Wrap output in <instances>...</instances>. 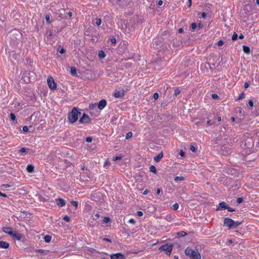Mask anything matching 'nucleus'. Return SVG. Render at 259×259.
Here are the masks:
<instances>
[{"instance_id":"55","label":"nucleus","mask_w":259,"mask_h":259,"mask_svg":"<svg viewBox=\"0 0 259 259\" xmlns=\"http://www.w3.org/2000/svg\"><path fill=\"white\" fill-rule=\"evenodd\" d=\"M248 87H249V83L248 82H245V83H244V88L245 89H247V88H248Z\"/></svg>"},{"instance_id":"24","label":"nucleus","mask_w":259,"mask_h":259,"mask_svg":"<svg viewBox=\"0 0 259 259\" xmlns=\"http://www.w3.org/2000/svg\"><path fill=\"white\" fill-rule=\"evenodd\" d=\"M184 180V178L182 177H177L175 178V181L176 182H178L179 181H183Z\"/></svg>"},{"instance_id":"34","label":"nucleus","mask_w":259,"mask_h":259,"mask_svg":"<svg viewBox=\"0 0 259 259\" xmlns=\"http://www.w3.org/2000/svg\"><path fill=\"white\" fill-rule=\"evenodd\" d=\"M63 220L67 222H69L70 221V218L68 216L65 215L63 217Z\"/></svg>"},{"instance_id":"42","label":"nucleus","mask_w":259,"mask_h":259,"mask_svg":"<svg viewBox=\"0 0 259 259\" xmlns=\"http://www.w3.org/2000/svg\"><path fill=\"white\" fill-rule=\"evenodd\" d=\"M211 97L213 99H217L218 98V96L217 94H212L211 95Z\"/></svg>"},{"instance_id":"19","label":"nucleus","mask_w":259,"mask_h":259,"mask_svg":"<svg viewBox=\"0 0 259 259\" xmlns=\"http://www.w3.org/2000/svg\"><path fill=\"white\" fill-rule=\"evenodd\" d=\"M52 237L50 235H46L44 237L45 241L49 243L51 241Z\"/></svg>"},{"instance_id":"21","label":"nucleus","mask_w":259,"mask_h":259,"mask_svg":"<svg viewBox=\"0 0 259 259\" xmlns=\"http://www.w3.org/2000/svg\"><path fill=\"white\" fill-rule=\"evenodd\" d=\"M45 18H46V20L48 23H49V24L51 23V17L49 15H47L45 17Z\"/></svg>"},{"instance_id":"40","label":"nucleus","mask_w":259,"mask_h":259,"mask_svg":"<svg viewBox=\"0 0 259 259\" xmlns=\"http://www.w3.org/2000/svg\"><path fill=\"white\" fill-rule=\"evenodd\" d=\"M59 52L62 54L63 53H64L65 52V50L63 48H60V49L59 50Z\"/></svg>"},{"instance_id":"22","label":"nucleus","mask_w":259,"mask_h":259,"mask_svg":"<svg viewBox=\"0 0 259 259\" xmlns=\"http://www.w3.org/2000/svg\"><path fill=\"white\" fill-rule=\"evenodd\" d=\"M150 171L153 173L156 172V167L154 165H151L150 167Z\"/></svg>"},{"instance_id":"53","label":"nucleus","mask_w":259,"mask_h":259,"mask_svg":"<svg viewBox=\"0 0 259 259\" xmlns=\"http://www.w3.org/2000/svg\"><path fill=\"white\" fill-rule=\"evenodd\" d=\"M244 98V94L243 93H241L240 95H239V97H238V99H241L242 98Z\"/></svg>"},{"instance_id":"56","label":"nucleus","mask_w":259,"mask_h":259,"mask_svg":"<svg viewBox=\"0 0 259 259\" xmlns=\"http://www.w3.org/2000/svg\"><path fill=\"white\" fill-rule=\"evenodd\" d=\"M163 4V1L161 0H160L158 2V6H161Z\"/></svg>"},{"instance_id":"13","label":"nucleus","mask_w":259,"mask_h":259,"mask_svg":"<svg viewBox=\"0 0 259 259\" xmlns=\"http://www.w3.org/2000/svg\"><path fill=\"white\" fill-rule=\"evenodd\" d=\"M9 247V243L7 242L1 241H0V248L7 249Z\"/></svg>"},{"instance_id":"61","label":"nucleus","mask_w":259,"mask_h":259,"mask_svg":"<svg viewBox=\"0 0 259 259\" xmlns=\"http://www.w3.org/2000/svg\"><path fill=\"white\" fill-rule=\"evenodd\" d=\"M161 190L160 188H159V189H158L157 190L156 193H157V194H160V193L161 192Z\"/></svg>"},{"instance_id":"30","label":"nucleus","mask_w":259,"mask_h":259,"mask_svg":"<svg viewBox=\"0 0 259 259\" xmlns=\"http://www.w3.org/2000/svg\"><path fill=\"white\" fill-rule=\"evenodd\" d=\"M37 251L38 252H40L41 253H44L45 254H47V253L49 252V251H48V250H42V249L38 250Z\"/></svg>"},{"instance_id":"11","label":"nucleus","mask_w":259,"mask_h":259,"mask_svg":"<svg viewBox=\"0 0 259 259\" xmlns=\"http://www.w3.org/2000/svg\"><path fill=\"white\" fill-rule=\"evenodd\" d=\"M3 231L5 233L11 236V235L12 234L14 231H13L12 230V228H11V227H4L3 228Z\"/></svg>"},{"instance_id":"3","label":"nucleus","mask_w":259,"mask_h":259,"mask_svg":"<svg viewBox=\"0 0 259 259\" xmlns=\"http://www.w3.org/2000/svg\"><path fill=\"white\" fill-rule=\"evenodd\" d=\"M172 245L171 244H166L160 247L159 250L160 251H164L166 254L170 255L172 250Z\"/></svg>"},{"instance_id":"18","label":"nucleus","mask_w":259,"mask_h":259,"mask_svg":"<svg viewBox=\"0 0 259 259\" xmlns=\"http://www.w3.org/2000/svg\"><path fill=\"white\" fill-rule=\"evenodd\" d=\"M241 224V222H239V221L235 222L233 221V228H236L238 226H239V225H240Z\"/></svg>"},{"instance_id":"6","label":"nucleus","mask_w":259,"mask_h":259,"mask_svg":"<svg viewBox=\"0 0 259 259\" xmlns=\"http://www.w3.org/2000/svg\"><path fill=\"white\" fill-rule=\"evenodd\" d=\"M90 122V118L89 116L85 113L83 114L81 118L79 120V122L80 123H88Z\"/></svg>"},{"instance_id":"60","label":"nucleus","mask_w":259,"mask_h":259,"mask_svg":"<svg viewBox=\"0 0 259 259\" xmlns=\"http://www.w3.org/2000/svg\"><path fill=\"white\" fill-rule=\"evenodd\" d=\"M20 151L21 152H25L26 151V150L24 148H22Z\"/></svg>"},{"instance_id":"9","label":"nucleus","mask_w":259,"mask_h":259,"mask_svg":"<svg viewBox=\"0 0 259 259\" xmlns=\"http://www.w3.org/2000/svg\"><path fill=\"white\" fill-rule=\"evenodd\" d=\"M106 101L104 99L101 100L98 104V107L100 110H102L106 105Z\"/></svg>"},{"instance_id":"29","label":"nucleus","mask_w":259,"mask_h":259,"mask_svg":"<svg viewBox=\"0 0 259 259\" xmlns=\"http://www.w3.org/2000/svg\"><path fill=\"white\" fill-rule=\"evenodd\" d=\"M110 221V219L109 217H104L103 222L105 223H108Z\"/></svg>"},{"instance_id":"58","label":"nucleus","mask_w":259,"mask_h":259,"mask_svg":"<svg viewBox=\"0 0 259 259\" xmlns=\"http://www.w3.org/2000/svg\"><path fill=\"white\" fill-rule=\"evenodd\" d=\"M178 32L179 33H183L184 32V30L183 28H181L179 29Z\"/></svg>"},{"instance_id":"35","label":"nucleus","mask_w":259,"mask_h":259,"mask_svg":"<svg viewBox=\"0 0 259 259\" xmlns=\"http://www.w3.org/2000/svg\"><path fill=\"white\" fill-rule=\"evenodd\" d=\"M224 44V41L222 40H220L218 41L217 45L218 46H221Z\"/></svg>"},{"instance_id":"12","label":"nucleus","mask_w":259,"mask_h":259,"mask_svg":"<svg viewBox=\"0 0 259 259\" xmlns=\"http://www.w3.org/2000/svg\"><path fill=\"white\" fill-rule=\"evenodd\" d=\"M56 202L57 205L60 207H62L65 205V201L62 198L56 199Z\"/></svg>"},{"instance_id":"47","label":"nucleus","mask_w":259,"mask_h":259,"mask_svg":"<svg viewBox=\"0 0 259 259\" xmlns=\"http://www.w3.org/2000/svg\"><path fill=\"white\" fill-rule=\"evenodd\" d=\"M28 130V127L27 126H24L23 127V131L24 132H27Z\"/></svg>"},{"instance_id":"33","label":"nucleus","mask_w":259,"mask_h":259,"mask_svg":"<svg viewBox=\"0 0 259 259\" xmlns=\"http://www.w3.org/2000/svg\"><path fill=\"white\" fill-rule=\"evenodd\" d=\"M71 203L72 205H73L75 207H77L78 206V202L77 201H72L71 202Z\"/></svg>"},{"instance_id":"1","label":"nucleus","mask_w":259,"mask_h":259,"mask_svg":"<svg viewBox=\"0 0 259 259\" xmlns=\"http://www.w3.org/2000/svg\"><path fill=\"white\" fill-rule=\"evenodd\" d=\"M185 253L192 259H201V255L197 249L187 247L185 250Z\"/></svg>"},{"instance_id":"17","label":"nucleus","mask_w":259,"mask_h":259,"mask_svg":"<svg viewBox=\"0 0 259 259\" xmlns=\"http://www.w3.org/2000/svg\"><path fill=\"white\" fill-rule=\"evenodd\" d=\"M243 50L244 52L247 54H249L250 52V48L247 46H243Z\"/></svg>"},{"instance_id":"44","label":"nucleus","mask_w":259,"mask_h":259,"mask_svg":"<svg viewBox=\"0 0 259 259\" xmlns=\"http://www.w3.org/2000/svg\"><path fill=\"white\" fill-rule=\"evenodd\" d=\"M137 214L139 217H142L143 215V213L141 211H138L137 212Z\"/></svg>"},{"instance_id":"38","label":"nucleus","mask_w":259,"mask_h":259,"mask_svg":"<svg viewBox=\"0 0 259 259\" xmlns=\"http://www.w3.org/2000/svg\"><path fill=\"white\" fill-rule=\"evenodd\" d=\"M190 150L191 151H192L193 152H196V148L195 147L193 146V145H191V147H190Z\"/></svg>"},{"instance_id":"8","label":"nucleus","mask_w":259,"mask_h":259,"mask_svg":"<svg viewBox=\"0 0 259 259\" xmlns=\"http://www.w3.org/2000/svg\"><path fill=\"white\" fill-rule=\"evenodd\" d=\"M111 259H125V256L121 253H114L110 255Z\"/></svg>"},{"instance_id":"7","label":"nucleus","mask_w":259,"mask_h":259,"mask_svg":"<svg viewBox=\"0 0 259 259\" xmlns=\"http://www.w3.org/2000/svg\"><path fill=\"white\" fill-rule=\"evenodd\" d=\"M224 225L229 229L233 228V220L230 218H226L224 220Z\"/></svg>"},{"instance_id":"14","label":"nucleus","mask_w":259,"mask_h":259,"mask_svg":"<svg viewBox=\"0 0 259 259\" xmlns=\"http://www.w3.org/2000/svg\"><path fill=\"white\" fill-rule=\"evenodd\" d=\"M163 156V153L161 152L158 154L157 155H156V156H155L154 159L156 162H159L160 160V159L162 158Z\"/></svg>"},{"instance_id":"31","label":"nucleus","mask_w":259,"mask_h":259,"mask_svg":"<svg viewBox=\"0 0 259 259\" xmlns=\"http://www.w3.org/2000/svg\"><path fill=\"white\" fill-rule=\"evenodd\" d=\"M179 204L178 203H175L173 206H172V207L174 208V209L175 210H177L179 208Z\"/></svg>"},{"instance_id":"36","label":"nucleus","mask_w":259,"mask_h":259,"mask_svg":"<svg viewBox=\"0 0 259 259\" xmlns=\"http://www.w3.org/2000/svg\"><path fill=\"white\" fill-rule=\"evenodd\" d=\"M159 97V95L158 93H154V95H153V98L155 99V100H157Z\"/></svg>"},{"instance_id":"63","label":"nucleus","mask_w":259,"mask_h":259,"mask_svg":"<svg viewBox=\"0 0 259 259\" xmlns=\"http://www.w3.org/2000/svg\"><path fill=\"white\" fill-rule=\"evenodd\" d=\"M206 14L205 13H202L201 14V17L203 18H205L206 17Z\"/></svg>"},{"instance_id":"48","label":"nucleus","mask_w":259,"mask_h":259,"mask_svg":"<svg viewBox=\"0 0 259 259\" xmlns=\"http://www.w3.org/2000/svg\"><path fill=\"white\" fill-rule=\"evenodd\" d=\"M243 201V199L242 198H238L237 199V203H242Z\"/></svg>"},{"instance_id":"10","label":"nucleus","mask_w":259,"mask_h":259,"mask_svg":"<svg viewBox=\"0 0 259 259\" xmlns=\"http://www.w3.org/2000/svg\"><path fill=\"white\" fill-rule=\"evenodd\" d=\"M12 237H13L14 239L20 240L22 237L20 234L18 233L16 231H14L11 236Z\"/></svg>"},{"instance_id":"45","label":"nucleus","mask_w":259,"mask_h":259,"mask_svg":"<svg viewBox=\"0 0 259 259\" xmlns=\"http://www.w3.org/2000/svg\"><path fill=\"white\" fill-rule=\"evenodd\" d=\"M180 93V91L179 90L177 89L175 91V96H177V95H179Z\"/></svg>"},{"instance_id":"46","label":"nucleus","mask_w":259,"mask_h":259,"mask_svg":"<svg viewBox=\"0 0 259 259\" xmlns=\"http://www.w3.org/2000/svg\"><path fill=\"white\" fill-rule=\"evenodd\" d=\"M121 159V156H116L115 157L113 158V160L114 161H116L117 160H120Z\"/></svg>"},{"instance_id":"62","label":"nucleus","mask_w":259,"mask_h":259,"mask_svg":"<svg viewBox=\"0 0 259 259\" xmlns=\"http://www.w3.org/2000/svg\"><path fill=\"white\" fill-rule=\"evenodd\" d=\"M198 27L199 28H202L203 27V25L201 23H199L198 25Z\"/></svg>"},{"instance_id":"54","label":"nucleus","mask_w":259,"mask_h":259,"mask_svg":"<svg viewBox=\"0 0 259 259\" xmlns=\"http://www.w3.org/2000/svg\"><path fill=\"white\" fill-rule=\"evenodd\" d=\"M111 42L112 44H115L116 42V39L115 38H112L111 39Z\"/></svg>"},{"instance_id":"28","label":"nucleus","mask_w":259,"mask_h":259,"mask_svg":"<svg viewBox=\"0 0 259 259\" xmlns=\"http://www.w3.org/2000/svg\"><path fill=\"white\" fill-rule=\"evenodd\" d=\"M133 136V134L132 132H128V133L126 134V136H125V138L126 139H128L130 138H131Z\"/></svg>"},{"instance_id":"51","label":"nucleus","mask_w":259,"mask_h":259,"mask_svg":"<svg viewBox=\"0 0 259 259\" xmlns=\"http://www.w3.org/2000/svg\"><path fill=\"white\" fill-rule=\"evenodd\" d=\"M2 187H4V188H9L10 187V185H9V184H4V185H3L2 186Z\"/></svg>"},{"instance_id":"50","label":"nucleus","mask_w":259,"mask_h":259,"mask_svg":"<svg viewBox=\"0 0 259 259\" xmlns=\"http://www.w3.org/2000/svg\"><path fill=\"white\" fill-rule=\"evenodd\" d=\"M92 141V138L91 137H88L86 139V141L87 142H91Z\"/></svg>"},{"instance_id":"32","label":"nucleus","mask_w":259,"mask_h":259,"mask_svg":"<svg viewBox=\"0 0 259 259\" xmlns=\"http://www.w3.org/2000/svg\"><path fill=\"white\" fill-rule=\"evenodd\" d=\"M76 72V69L75 67H71V73L72 74H75Z\"/></svg>"},{"instance_id":"27","label":"nucleus","mask_w":259,"mask_h":259,"mask_svg":"<svg viewBox=\"0 0 259 259\" xmlns=\"http://www.w3.org/2000/svg\"><path fill=\"white\" fill-rule=\"evenodd\" d=\"M186 233L185 232H184V231H182V232H179L178 233V235L179 236H185L186 235Z\"/></svg>"},{"instance_id":"23","label":"nucleus","mask_w":259,"mask_h":259,"mask_svg":"<svg viewBox=\"0 0 259 259\" xmlns=\"http://www.w3.org/2000/svg\"><path fill=\"white\" fill-rule=\"evenodd\" d=\"M95 23L98 25L99 26L101 25L102 21L100 19H95Z\"/></svg>"},{"instance_id":"15","label":"nucleus","mask_w":259,"mask_h":259,"mask_svg":"<svg viewBox=\"0 0 259 259\" xmlns=\"http://www.w3.org/2000/svg\"><path fill=\"white\" fill-rule=\"evenodd\" d=\"M227 208L226 203L225 202L220 203L218 209H225Z\"/></svg>"},{"instance_id":"25","label":"nucleus","mask_w":259,"mask_h":259,"mask_svg":"<svg viewBox=\"0 0 259 259\" xmlns=\"http://www.w3.org/2000/svg\"><path fill=\"white\" fill-rule=\"evenodd\" d=\"M238 36V34L235 32L232 36V39L233 40H235L237 39Z\"/></svg>"},{"instance_id":"39","label":"nucleus","mask_w":259,"mask_h":259,"mask_svg":"<svg viewBox=\"0 0 259 259\" xmlns=\"http://www.w3.org/2000/svg\"><path fill=\"white\" fill-rule=\"evenodd\" d=\"M179 154L181 157H184L185 156V153L182 150H181L179 152Z\"/></svg>"},{"instance_id":"26","label":"nucleus","mask_w":259,"mask_h":259,"mask_svg":"<svg viewBox=\"0 0 259 259\" xmlns=\"http://www.w3.org/2000/svg\"><path fill=\"white\" fill-rule=\"evenodd\" d=\"M10 118L13 121H14L16 119L15 115L13 113H10Z\"/></svg>"},{"instance_id":"2","label":"nucleus","mask_w":259,"mask_h":259,"mask_svg":"<svg viewBox=\"0 0 259 259\" xmlns=\"http://www.w3.org/2000/svg\"><path fill=\"white\" fill-rule=\"evenodd\" d=\"M81 113L79 112L75 108H74L68 114V119L70 123H74L80 115Z\"/></svg>"},{"instance_id":"5","label":"nucleus","mask_w":259,"mask_h":259,"mask_svg":"<svg viewBox=\"0 0 259 259\" xmlns=\"http://www.w3.org/2000/svg\"><path fill=\"white\" fill-rule=\"evenodd\" d=\"M125 95V91L122 89L116 90L114 93L113 96L115 98H121Z\"/></svg>"},{"instance_id":"41","label":"nucleus","mask_w":259,"mask_h":259,"mask_svg":"<svg viewBox=\"0 0 259 259\" xmlns=\"http://www.w3.org/2000/svg\"><path fill=\"white\" fill-rule=\"evenodd\" d=\"M197 27V25L196 23H193L192 24H191V28L192 29H195Z\"/></svg>"},{"instance_id":"16","label":"nucleus","mask_w":259,"mask_h":259,"mask_svg":"<svg viewBox=\"0 0 259 259\" xmlns=\"http://www.w3.org/2000/svg\"><path fill=\"white\" fill-rule=\"evenodd\" d=\"M27 171L29 172H32L34 170V166L32 165L29 164L27 165L26 168Z\"/></svg>"},{"instance_id":"43","label":"nucleus","mask_w":259,"mask_h":259,"mask_svg":"<svg viewBox=\"0 0 259 259\" xmlns=\"http://www.w3.org/2000/svg\"><path fill=\"white\" fill-rule=\"evenodd\" d=\"M135 222H136L134 219H131L128 221L129 223L133 224H134L135 223Z\"/></svg>"},{"instance_id":"20","label":"nucleus","mask_w":259,"mask_h":259,"mask_svg":"<svg viewBox=\"0 0 259 259\" xmlns=\"http://www.w3.org/2000/svg\"><path fill=\"white\" fill-rule=\"evenodd\" d=\"M99 56L101 58H104L105 57V53L103 51H100L99 52Z\"/></svg>"},{"instance_id":"4","label":"nucleus","mask_w":259,"mask_h":259,"mask_svg":"<svg viewBox=\"0 0 259 259\" xmlns=\"http://www.w3.org/2000/svg\"><path fill=\"white\" fill-rule=\"evenodd\" d=\"M47 82L48 86L50 88V89L55 90L56 89L57 84L55 83V80L52 77L50 76L48 78Z\"/></svg>"},{"instance_id":"64","label":"nucleus","mask_w":259,"mask_h":259,"mask_svg":"<svg viewBox=\"0 0 259 259\" xmlns=\"http://www.w3.org/2000/svg\"><path fill=\"white\" fill-rule=\"evenodd\" d=\"M68 15L69 16V17H71L72 16V13L71 12H69L68 13Z\"/></svg>"},{"instance_id":"57","label":"nucleus","mask_w":259,"mask_h":259,"mask_svg":"<svg viewBox=\"0 0 259 259\" xmlns=\"http://www.w3.org/2000/svg\"><path fill=\"white\" fill-rule=\"evenodd\" d=\"M148 193H149V190H145L143 192V194L144 195H146V194H147Z\"/></svg>"},{"instance_id":"52","label":"nucleus","mask_w":259,"mask_h":259,"mask_svg":"<svg viewBox=\"0 0 259 259\" xmlns=\"http://www.w3.org/2000/svg\"><path fill=\"white\" fill-rule=\"evenodd\" d=\"M0 196H2V197H7V195L6 194L2 193L1 191H0Z\"/></svg>"},{"instance_id":"49","label":"nucleus","mask_w":259,"mask_h":259,"mask_svg":"<svg viewBox=\"0 0 259 259\" xmlns=\"http://www.w3.org/2000/svg\"><path fill=\"white\" fill-rule=\"evenodd\" d=\"M248 105L250 107H252L253 106V102L252 101H251V100H249V102H248Z\"/></svg>"},{"instance_id":"59","label":"nucleus","mask_w":259,"mask_h":259,"mask_svg":"<svg viewBox=\"0 0 259 259\" xmlns=\"http://www.w3.org/2000/svg\"><path fill=\"white\" fill-rule=\"evenodd\" d=\"M103 240L104 241H107V242H111V240L109 239H108V238H104Z\"/></svg>"},{"instance_id":"37","label":"nucleus","mask_w":259,"mask_h":259,"mask_svg":"<svg viewBox=\"0 0 259 259\" xmlns=\"http://www.w3.org/2000/svg\"><path fill=\"white\" fill-rule=\"evenodd\" d=\"M110 165V162L108 160H106L104 164V167H106L107 166H109Z\"/></svg>"}]
</instances>
